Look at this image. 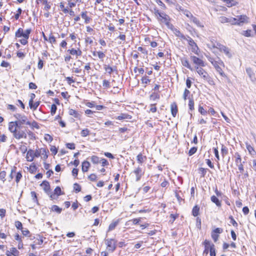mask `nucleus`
I'll list each match as a JSON object with an SVG mask.
<instances>
[{"mask_svg": "<svg viewBox=\"0 0 256 256\" xmlns=\"http://www.w3.org/2000/svg\"><path fill=\"white\" fill-rule=\"evenodd\" d=\"M171 112L174 117H175L178 112V106L176 102H173L170 105Z\"/></svg>", "mask_w": 256, "mask_h": 256, "instance_id": "19", "label": "nucleus"}, {"mask_svg": "<svg viewBox=\"0 0 256 256\" xmlns=\"http://www.w3.org/2000/svg\"><path fill=\"white\" fill-rule=\"evenodd\" d=\"M210 48H216L218 49L220 52L224 53L229 58H230L232 56V54L230 52V48L226 46L220 44V43L217 42L216 44H212L210 46Z\"/></svg>", "mask_w": 256, "mask_h": 256, "instance_id": "1", "label": "nucleus"}, {"mask_svg": "<svg viewBox=\"0 0 256 256\" xmlns=\"http://www.w3.org/2000/svg\"><path fill=\"white\" fill-rule=\"evenodd\" d=\"M28 104L30 109L36 110L40 105V102H36L34 103V100H30Z\"/></svg>", "mask_w": 256, "mask_h": 256, "instance_id": "23", "label": "nucleus"}, {"mask_svg": "<svg viewBox=\"0 0 256 256\" xmlns=\"http://www.w3.org/2000/svg\"><path fill=\"white\" fill-rule=\"evenodd\" d=\"M48 150H46L45 148H41V154L43 155V158L46 160L48 158Z\"/></svg>", "mask_w": 256, "mask_h": 256, "instance_id": "34", "label": "nucleus"}, {"mask_svg": "<svg viewBox=\"0 0 256 256\" xmlns=\"http://www.w3.org/2000/svg\"><path fill=\"white\" fill-rule=\"evenodd\" d=\"M34 152L32 150H29L26 154V158L28 162H32L34 158Z\"/></svg>", "mask_w": 256, "mask_h": 256, "instance_id": "21", "label": "nucleus"}, {"mask_svg": "<svg viewBox=\"0 0 256 256\" xmlns=\"http://www.w3.org/2000/svg\"><path fill=\"white\" fill-rule=\"evenodd\" d=\"M211 200L212 202L214 203L216 206L220 207L221 206V202L215 196H212L211 198Z\"/></svg>", "mask_w": 256, "mask_h": 256, "instance_id": "26", "label": "nucleus"}, {"mask_svg": "<svg viewBox=\"0 0 256 256\" xmlns=\"http://www.w3.org/2000/svg\"><path fill=\"white\" fill-rule=\"evenodd\" d=\"M94 39V38H91L89 36H86V44H92L93 42V40Z\"/></svg>", "mask_w": 256, "mask_h": 256, "instance_id": "62", "label": "nucleus"}, {"mask_svg": "<svg viewBox=\"0 0 256 256\" xmlns=\"http://www.w3.org/2000/svg\"><path fill=\"white\" fill-rule=\"evenodd\" d=\"M210 252V256H216V251H215V248H214V245H212L211 246Z\"/></svg>", "mask_w": 256, "mask_h": 256, "instance_id": "58", "label": "nucleus"}, {"mask_svg": "<svg viewBox=\"0 0 256 256\" xmlns=\"http://www.w3.org/2000/svg\"><path fill=\"white\" fill-rule=\"evenodd\" d=\"M246 72L251 80L253 82L256 83V76L254 73L253 72L252 69L250 68H246Z\"/></svg>", "mask_w": 256, "mask_h": 256, "instance_id": "14", "label": "nucleus"}, {"mask_svg": "<svg viewBox=\"0 0 256 256\" xmlns=\"http://www.w3.org/2000/svg\"><path fill=\"white\" fill-rule=\"evenodd\" d=\"M137 160L140 164H142L146 160V156L142 155V154H140L137 156Z\"/></svg>", "mask_w": 256, "mask_h": 256, "instance_id": "31", "label": "nucleus"}, {"mask_svg": "<svg viewBox=\"0 0 256 256\" xmlns=\"http://www.w3.org/2000/svg\"><path fill=\"white\" fill-rule=\"evenodd\" d=\"M158 20L161 22L165 24L166 26L170 29H172L173 26L170 23V18L164 12L160 14V16L158 17Z\"/></svg>", "mask_w": 256, "mask_h": 256, "instance_id": "3", "label": "nucleus"}, {"mask_svg": "<svg viewBox=\"0 0 256 256\" xmlns=\"http://www.w3.org/2000/svg\"><path fill=\"white\" fill-rule=\"evenodd\" d=\"M196 150H197V148L196 147H193V148H191L189 152H188L189 156H192V154H195L196 152Z\"/></svg>", "mask_w": 256, "mask_h": 256, "instance_id": "63", "label": "nucleus"}, {"mask_svg": "<svg viewBox=\"0 0 256 256\" xmlns=\"http://www.w3.org/2000/svg\"><path fill=\"white\" fill-rule=\"evenodd\" d=\"M188 107L191 111L194 110V101L192 98H190L189 100Z\"/></svg>", "mask_w": 256, "mask_h": 256, "instance_id": "46", "label": "nucleus"}, {"mask_svg": "<svg viewBox=\"0 0 256 256\" xmlns=\"http://www.w3.org/2000/svg\"><path fill=\"white\" fill-rule=\"evenodd\" d=\"M226 3L228 7L236 6L238 2L234 0H226Z\"/></svg>", "mask_w": 256, "mask_h": 256, "instance_id": "29", "label": "nucleus"}, {"mask_svg": "<svg viewBox=\"0 0 256 256\" xmlns=\"http://www.w3.org/2000/svg\"><path fill=\"white\" fill-rule=\"evenodd\" d=\"M62 194H63L60 188V186H56L53 192H51L50 197V198L51 200H54L56 198V196H58Z\"/></svg>", "mask_w": 256, "mask_h": 256, "instance_id": "10", "label": "nucleus"}, {"mask_svg": "<svg viewBox=\"0 0 256 256\" xmlns=\"http://www.w3.org/2000/svg\"><path fill=\"white\" fill-rule=\"evenodd\" d=\"M235 20L234 19H233V18H228L226 16H220V21L222 23H225V22H229L231 24H233V22Z\"/></svg>", "mask_w": 256, "mask_h": 256, "instance_id": "20", "label": "nucleus"}, {"mask_svg": "<svg viewBox=\"0 0 256 256\" xmlns=\"http://www.w3.org/2000/svg\"><path fill=\"white\" fill-rule=\"evenodd\" d=\"M40 186L42 187L44 192L50 196L51 193V190L49 182L48 181L44 180L40 184Z\"/></svg>", "mask_w": 256, "mask_h": 256, "instance_id": "12", "label": "nucleus"}, {"mask_svg": "<svg viewBox=\"0 0 256 256\" xmlns=\"http://www.w3.org/2000/svg\"><path fill=\"white\" fill-rule=\"evenodd\" d=\"M14 116L16 119L15 122L20 128L22 127V125L30 124L28 117L24 114L16 113L14 115Z\"/></svg>", "mask_w": 256, "mask_h": 256, "instance_id": "2", "label": "nucleus"}, {"mask_svg": "<svg viewBox=\"0 0 256 256\" xmlns=\"http://www.w3.org/2000/svg\"><path fill=\"white\" fill-rule=\"evenodd\" d=\"M28 125L30 126L32 128H36L37 129H39L40 127L38 125V124L36 121H33L32 122H30V124H28Z\"/></svg>", "mask_w": 256, "mask_h": 256, "instance_id": "45", "label": "nucleus"}, {"mask_svg": "<svg viewBox=\"0 0 256 256\" xmlns=\"http://www.w3.org/2000/svg\"><path fill=\"white\" fill-rule=\"evenodd\" d=\"M74 188L76 192H78L81 190V187L77 183H75L74 185Z\"/></svg>", "mask_w": 256, "mask_h": 256, "instance_id": "53", "label": "nucleus"}, {"mask_svg": "<svg viewBox=\"0 0 256 256\" xmlns=\"http://www.w3.org/2000/svg\"><path fill=\"white\" fill-rule=\"evenodd\" d=\"M216 71L224 78H227L226 75L224 72L222 68L224 67V63L220 59H218L216 63L214 62L213 65Z\"/></svg>", "mask_w": 256, "mask_h": 256, "instance_id": "5", "label": "nucleus"}, {"mask_svg": "<svg viewBox=\"0 0 256 256\" xmlns=\"http://www.w3.org/2000/svg\"><path fill=\"white\" fill-rule=\"evenodd\" d=\"M190 94V92L188 89L186 88L184 90V94H183V98L184 100H186L188 96Z\"/></svg>", "mask_w": 256, "mask_h": 256, "instance_id": "60", "label": "nucleus"}, {"mask_svg": "<svg viewBox=\"0 0 256 256\" xmlns=\"http://www.w3.org/2000/svg\"><path fill=\"white\" fill-rule=\"evenodd\" d=\"M144 172H142V168L138 166L136 168L131 174L135 175L136 180L138 182L140 180L142 176L144 174Z\"/></svg>", "mask_w": 256, "mask_h": 256, "instance_id": "9", "label": "nucleus"}, {"mask_svg": "<svg viewBox=\"0 0 256 256\" xmlns=\"http://www.w3.org/2000/svg\"><path fill=\"white\" fill-rule=\"evenodd\" d=\"M31 32L32 30L30 28L27 29L24 32L23 31V37L26 39H28Z\"/></svg>", "mask_w": 256, "mask_h": 256, "instance_id": "40", "label": "nucleus"}, {"mask_svg": "<svg viewBox=\"0 0 256 256\" xmlns=\"http://www.w3.org/2000/svg\"><path fill=\"white\" fill-rule=\"evenodd\" d=\"M22 126L18 128V129L13 134L14 137L17 140H20L22 138H26L27 137L26 132L24 130H22Z\"/></svg>", "mask_w": 256, "mask_h": 256, "instance_id": "7", "label": "nucleus"}, {"mask_svg": "<svg viewBox=\"0 0 256 256\" xmlns=\"http://www.w3.org/2000/svg\"><path fill=\"white\" fill-rule=\"evenodd\" d=\"M106 52V50H105L104 52H97V54L98 58L101 60L102 62H104V59L106 58V60H108V58L106 57L104 52Z\"/></svg>", "mask_w": 256, "mask_h": 256, "instance_id": "25", "label": "nucleus"}, {"mask_svg": "<svg viewBox=\"0 0 256 256\" xmlns=\"http://www.w3.org/2000/svg\"><path fill=\"white\" fill-rule=\"evenodd\" d=\"M204 80L207 81L210 85H212V86L215 85V82H214V80L210 76H208Z\"/></svg>", "mask_w": 256, "mask_h": 256, "instance_id": "47", "label": "nucleus"}, {"mask_svg": "<svg viewBox=\"0 0 256 256\" xmlns=\"http://www.w3.org/2000/svg\"><path fill=\"white\" fill-rule=\"evenodd\" d=\"M160 98V95L156 92H153L150 96V100L153 101H155L156 100H158Z\"/></svg>", "mask_w": 256, "mask_h": 256, "instance_id": "38", "label": "nucleus"}, {"mask_svg": "<svg viewBox=\"0 0 256 256\" xmlns=\"http://www.w3.org/2000/svg\"><path fill=\"white\" fill-rule=\"evenodd\" d=\"M195 69L198 74L204 80L209 76L206 72L202 68L196 66Z\"/></svg>", "mask_w": 256, "mask_h": 256, "instance_id": "11", "label": "nucleus"}, {"mask_svg": "<svg viewBox=\"0 0 256 256\" xmlns=\"http://www.w3.org/2000/svg\"><path fill=\"white\" fill-rule=\"evenodd\" d=\"M18 128L20 127L15 121L9 122L8 130L12 134H14L16 132V130L18 129Z\"/></svg>", "mask_w": 256, "mask_h": 256, "instance_id": "15", "label": "nucleus"}, {"mask_svg": "<svg viewBox=\"0 0 256 256\" xmlns=\"http://www.w3.org/2000/svg\"><path fill=\"white\" fill-rule=\"evenodd\" d=\"M242 34L247 37L250 36H251V30H244Z\"/></svg>", "mask_w": 256, "mask_h": 256, "instance_id": "64", "label": "nucleus"}, {"mask_svg": "<svg viewBox=\"0 0 256 256\" xmlns=\"http://www.w3.org/2000/svg\"><path fill=\"white\" fill-rule=\"evenodd\" d=\"M173 32L174 34L178 37L180 38L182 40L186 39V36H184L176 28H174V26L172 28V29H171Z\"/></svg>", "mask_w": 256, "mask_h": 256, "instance_id": "17", "label": "nucleus"}, {"mask_svg": "<svg viewBox=\"0 0 256 256\" xmlns=\"http://www.w3.org/2000/svg\"><path fill=\"white\" fill-rule=\"evenodd\" d=\"M234 158H236V164L242 163V159L240 158V156L238 152L235 153Z\"/></svg>", "mask_w": 256, "mask_h": 256, "instance_id": "42", "label": "nucleus"}, {"mask_svg": "<svg viewBox=\"0 0 256 256\" xmlns=\"http://www.w3.org/2000/svg\"><path fill=\"white\" fill-rule=\"evenodd\" d=\"M68 52L72 55L80 56L82 54V52L80 50H76L74 48L68 50Z\"/></svg>", "mask_w": 256, "mask_h": 256, "instance_id": "30", "label": "nucleus"}, {"mask_svg": "<svg viewBox=\"0 0 256 256\" xmlns=\"http://www.w3.org/2000/svg\"><path fill=\"white\" fill-rule=\"evenodd\" d=\"M198 112L204 116H205L207 114L208 112L206 110H205L204 108L200 106L198 107Z\"/></svg>", "mask_w": 256, "mask_h": 256, "instance_id": "52", "label": "nucleus"}, {"mask_svg": "<svg viewBox=\"0 0 256 256\" xmlns=\"http://www.w3.org/2000/svg\"><path fill=\"white\" fill-rule=\"evenodd\" d=\"M235 20L233 22L234 25L242 26L244 24L248 23L249 18L246 15L237 16L233 18Z\"/></svg>", "mask_w": 256, "mask_h": 256, "instance_id": "4", "label": "nucleus"}, {"mask_svg": "<svg viewBox=\"0 0 256 256\" xmlns=\"http://www.w3.org/2000/svg\"><path fill=\"white\" fill-rule=\"evenodd\" d=\"M57 106L55 104H52L51 106L50 112L52 116H54L56 111Z\"/></svg>", "mask_w": 256, "mask_h": 256, "instance_id": "50", "label": "nucleus"}, {"mask_svg": "<svg viewBox=\"0 0 256 256\" xmlns=\"http://www.w3.org/2000/svg\"><path fill=\"white\" fill-rule=\"evenodd\" d=\"M43 4H44V10L48 11L50 8L51 6L48 2V0H43Z\"/></svg>", "mask_w": 256, "mask_h": 256, "instance_id": "43", "label": "nucleus"}, {"mask_svg": "<svg viewBox=\"0 0 256 256\" xmlns=\"http://www.w3.org/2000/svg\"><path fill=\"white\" fill-rule=\"evenodd\" d=\"M190 59L193 62L200 66H204V61L196 56H190Z\"/></svg>", "mask_w": 256, "mask_h": 256, "instance_id": "13", "label": "nucleus"}, {"mask_svg": "<svg viewBox=\"0 0 256 256\" xmlns=\"http://www.w3.org/2000/svg\"><path fill=\"white\" fill-rule=\"evenodd\" d=\"M104 68L105 71L110 74L114 71V69L111 66L107 64L104 65Z\"/></svg>", "mask_w": 256, "mask_h": 256, "instance_id": "35", "label": "nucleus"}, {"mask_svg": "<svg viewBox=\"0 0 256 256\" xmlns=\"http://www.w3.org/2000/svg\"><path fill=\"white\" fill-rule=\"evenodd\" d=\"M95 112L90 110H86L85 111V114L89 116L92 117V115H94Z\"/></svg>", "mask_w": 256, "mask_h": 256, "instance_id": "59", "label": "nucleus"}, {"mask_svg": "<svg viewBox=\"0 0 256 256\" xmlns=\"http://www.w3.org/2000/svg\"><path fill=\"white\" fill-rule=\"evenodd\" d=\"M69 114L71 116H74L75 118H77L78 116V112L73 109H70L69 110Z\"/></svg>", "mask_w": 256, "mask_h": 256, "instance_id": "54", "label": "nucleus"}, {"mask_svg": "<svg viewBox=\"0 0 256 256\" xmlns=\"http://www.w3.org/2000/svg\"><path fill=\"white\" fill-rule=\"evenodd\" d=\"M190 20L192 21L194 24H196L199 27H204V26L202 24V23L200 22L198 19L196 17L192 16Z\"/></svg>", "mask_w": 256, "mask_h": 256, "instance_id": "24", "label": "nucleus"}, {"mask_svg": "<svg viewBox=\"0 0 256 256\" xmlns=\"http://www.w3.org/2000/svg\"><path fill=\"white\" fill-rule=\"evenodd\" d=\"M99 162L102 164V166H108L109 164L108 162V160L105 158H102L100 159L99 162H97V164Z\"/></svg>", "mask_w": 256, "mask_h": 256, "instance_id": "44", "label": "nucleus"}, {"mask_svg": "<svg viewBox=\"0 0 256 256\" xmlns=\"http://www.w3.org/2000/svg\"><path fill=\"white\" fill-rule=\"evenodd\" d=\"M90 166V163L87 161H84L82 164V170L84 172H87L88 170V168Z\"/></svg>", "mask_w": 256, "mask_h": 256, "instance_id": "27", "label": "nucleus"}, {"mask_svg": "<svg viewBox=\"0 0 256 256\" xmlns=\"http://www.w3.org/2000/svg\"><path fill=\"white\" fill-rule=\"evenodd\" d=\"M221 152L223 156H226L228 153V148L223 144L222 145Z\"/></svg>", "mask_w": 256, "mask_h": 256, "instance_id": "41", "label": "nucleus"}, {"mask_svg": "<svg viewBox=\"0 0 256 256\" xmlns=\"http://www.w3.org/2000/svg\"><path fill=\"white\" fill-rule=\"evenodd\" d=\"M31 196L32 198V199L34 202H36V203H38V200L37 198L36 194L35 192H30Z\"/></svg>", "mask_w": 256, "mask_h": 256, "instance_id": "51", "label": "nucleus"}, {"mask_svg": "<svg viewBox=\"0 0 256 256\" xmlns=\"http://www.w3.org/2000/svg\"><path fill=\"white\" fill-rule=\"evenodd\" d=\"M156 104H154L150 105V112H152V113L156 112L157 108L156 106Z\"/></svg>", "mask_w": 256, "mask_h": 256, "instance_id": "56", "label": "nucleus"}, {"mask_svg": "<svg viewBox=\"0 0 256 256\" xmlns=\"http://www.w3.org/2000/svg\"><path fill=\"white\" fill-rule=\"evenodd\" d=\"M200 208L197 206H195L192 210V214L194 216H196L199 214Z\"/></svg>", "mask_w": 256, "mask_h": 256, "instance_id": "28", "label": "nucleus"}, {"mask_svg": "<svg viewBox=\"0 0 256 256\" xmlns=\"http://www.w3.org/2000/svg\"><path fill=\"white\" fill-rule=\"evenodd\" d=\"M246 144V148L248 150V151L249 153L250 154H254V153L255 152V151H254L253 147L252 146L249 144H248L247 142Z\"/></svg>", "mask_w": 256, "mask_h": 256, "instance_id": "37", "label": "nucleus"}, {"mask_svg": "<svg viewBox=\"0 0 256 256\" xmlns=\"http://www.w3.org/2000/svg\"><path fill=\"white\" fill-rule=\"evenodd\" d=\"M10 251L14 256H18L19 254V252L15 248H10Z\"/></svg>", "mask_w": 256, "mask_h": 256, "instance_id": "49", "label": "nucleus"}, {"mask_svg": "<svg viewBox=\"0 0 256 256\" xmlns=\"http://www.w3.org/2000/svg\"><path fill=\"white\" fill-rule=\"evenodd\" d=\"M184 40H187L188 42V45L190 47L192 52L196 54H198L199 48L194 41L188 36H186V39Z\"/></svg>", "mask_w": 256, "mask_h": 256, "instance_id": "6", "label": "nucleus"}, {"mask_svg": "<svg viewBox=\"0 0 256 256\" xmlns=\"http://www.w3.org/2000/svg\"><path fill=\"white\" fill-rule=\"evenodd\" d=\"M34 242L36 245L42 244L43 243V240L42 237H41L40 236H38Z\"/></svg>", "mask_w": 256, "mask_h": 256, "instance_id": "33", "label": "nucleus"}, {"mask_svg": "<svg viewBox=\"0 0 256 256\" xmlns=\"http://www.w3.org/2000/svg\"><path fill=\"white\" fill-rule=\"evenodd\" d=\"M15 36L16 38L23 37V30L22 28H19L16 32Z\"/></svg>", "mask_w": 256, "mask_h": 256, "instance_id": "39", "label": "nucleus"}, {"mask_svg": "<svg viewBox=\"0 0 256 256\" xmlns=\"http://www.w3.org/2000/svg\"><path fill=\"white\" fill-rule=\"evenodd\" d=\"M50 210H52L53 212H55L58 214L61 213V212L62 211V208H60V207H58V206H56V205H53L52 206Z\"/></svg>", "mask_w": 256, "mask_h": 256, "instance_id": "32", "label": "nucleus"}, {"mask_svg": "<svg viewBox=\"0 0 256 256\" xmlns=\"http://www.w3.org/2000/svg\"><path fill=\"white\" fill-rule=\"evenodd\" d=\"M118 220L112 222L109 226L108 230H112L115 228L118 224Z\"/></svg>", "mask_w": 256, "mask_h": 256, "instance_id": "36", "label": "nucleus"}, {"mask_svg": "<svg viewBox=\"0 0 256 256\" xmlns=\"http://www.w3.org/2000/svg\"><path fill=\"white\" fill-rule=\"evenodd\" d=\"M183 13L186 16L190 18V19L193 16L190 12L187 10H183Z\"/></svg>", "mask_w": 256, "mask_h": 256, "instance_id": "61", "label": "nucleus"}, {"mask_svg": "<svg viewBox=\"0 0 256 256\" xmlns=\"http://www.w3.org/2000/svg\"><path fill=\"white\" fill-rule=\"evenodd\" d=\"M82 18L85 20L86 23H88L90 22V18L86 16V12H83L81 14Z\"/></svg>", "mask_w": 256, "mask_h": 256, "instance_id": "48", "label": "nucleus"}, {"mask_svg": "<svg viewBox=\"0 0 256 256\" xmlns=\"http://www.w3.org/2000/svg\"><path fill=\"white\" fill-rule=\"evenodd\" d=\"M6 176V172L5 171H2L0 172V179L4 182L6 180L5 177Z\"/></svg>", "mask_w": 256, "mask_h": 256, "instance_id": "55", "label": "nucleus"}, {"mask_svg": "<svg viewBox=\"0 0 256 256\" xmlns=\"http://www.w3.org/2000/svg\"><path fill=\"white\" fill-rule=\"evenodd\" d=\"M204 253L206 254H208L209 251H210L211 246L212 245H214L213 244H212L209 240H206L204 243Z\"/></svg>", "mask_w": 256, "mask_h": 256, "instance_id": "16", "label": "nucleus"}, {"mask_svg": "<svg viewBox=\"0 0 256 256\" xmlns=\"http://www.w3.org/2000/svg\"><path fill=\"white\" fill-rule=\"evenodd\" d=\"M132 118V116L128 114H121L120 116L116 118V120H123L126 119L130 120Z\"/></svg>", "mask_w": 256, "mask_h": 256, "instance_id": "22", "label": "nucleus"}, {"mask_svg": "<svg viewBox=\"0 0 256 256\" xmlns=\"http://www.w3.org/2000/svg\"><path fill=\"white\" fill-rule=\"evenodd\" d=\"M180 60H181V62H182V64L184 66L187 68H188L190 70H193V68H192V67L189 64V62H188V59L184 57V58H180Z\"/></svg>", "mask_w": 256, "mask_h": 256, "instance_id": "18", "label": "nucleus"}, {"mask_svg": "<svg viewBox=\"0 0 256 256\" xmlns=\"http://www.w3.org/2000/svg\"><path fill=\"white\" fill-rule=\"evenodd\" d=\"M15 226L18 230H22V224L20 221H16L15 222Z\"/></svg>", "mask_w": 256, "mask_h": 256, "instance_id": "57", "label": "nucleus"}, {"mask_svg": "<svg viewBox=\"0 0 256 256\" xmlns=\"http://www.w3.org/2000/svg\"><path fill=\"white\" fill-rule=\"evenodd\" d=\"M116 240L114 239H108L106 240L107 248L109 251L114 252L116 248Z\"/></svg>", "mask_w": 256, "mask_h": 256, "instance_id": "8", "label": "nucleus"}]
</instances>
